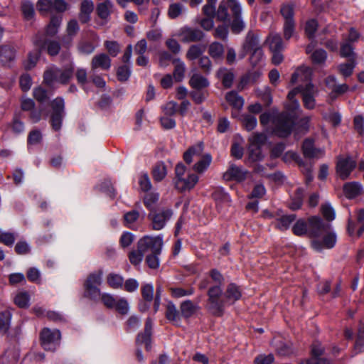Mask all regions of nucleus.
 <instances>
[{"label":"nucleus","mask_w":364,"mask_h":364,"mask_svg":"<svg viewBox=\"0 0 364 364\" xmlns=\"http://www.w3.org/2000/svg\"><path fill=\"white\" fill-rule=\"evenodd\" d=\"M312 74L311 69L306 66L299 67L291 75V83L295 84L299 81L307 82L306 85L299 86L291 90L288 95V100L289 104L286 106L287 109L294 116L293 112L299 109V104L297 100H294V97L298 94L301 93L303 98V102L306 108L311 109L315 107V95L316 90L312 83L309 82L311 80Z\"/></svg>","instance_id":"nucleus-1"},{"label":"nucleus","mask_w":364,"mask_h":364,"mask_svg":"<svg viewBox=\"0 0 364 364\" xmlns=\"http://www.w3.org/2000/svg\"><path fill=\"white\" fill-rule=\"evenodd\" d=\"M294 117L291 113L284 112L277 113L264 112L260 115V123L262 125H267L270 122L272 124V132L279 137L284 138L288 136L294 126Z\"/></svg>","instance_id":"nucleus-2"},{"label":"nucleus","mask_w":364,"mask_h":364,"mask_svg":"<svg viewBox=\"0 0 364 364\" xmlns=\"http://www.w3.org/2000/svg\"><path fill=\"white\" fill-rule=\"evenodd\" d=\"M309 225L311 237L318 238L323 236L322 240L315 239L312 241L311 246L314 250L321 251L323 248L330 249L334 247L336 237L334 233L328 232L330 225L324 223L319 217L316 216L309 218Z\"/></svg>","instance_id":"nucleus-3"},{"label":"nucleus","mask_w":364,"mask_h":364,"mask_svg":"<svg viewBox=\"0 0 364 364\" xmlns=\"http://www.w3.org/2000/svg\"><path fill=\"white\" fill-rule=\"evenodd\" d=\"M204 149L203 143L200 141L189 147L183 154V160L188 164H191L194 159H198L192 167L198 174H203L209 168L212 162V156L210 154H203Z\"/></svg>","instance_id":"nucleus-4"},{"label":"nucleus","mask_w":364,"mask_h":364,"mask_svg":"<svg viewBox=\"0 0 364 364\" xmlns=\"http://www.w3.org/2000/svg\"><path fill=\"white\" fill-rule=\"evenodd\" d=\"M207 309L214 316H221L228 306L221 286L213 285L208 291Z\"/></svg>","instance_id":"nucleus-5"},{"label":"nucleus","mask_w":364,"mask_h":364,"mask_svg":"<svg viewBox=\"0 0 364 364\" xmlns=\"http://www.w3.org/2000/svg\"><path fill=\"white\" fill-rule=\"evenodd\" d=\"M74 73L73 65L64 68H59L55 65L48 67L43 74V82L48 85H52L54 82L66 85L72 79Z\"/></svg>","instance_id":"nucleus-6"},{"label":"nucleus","mask_w":364,"mask_h":364,"mask_svg":"<svg viewBox=\"0 0 364 364\" xmlns=\"http://www.w3.org/2000/svg\"><path fill=\"white\" fill-rule=\"evenodd\" d=\"M251 53L250 60L252 63H257L263 55L259 36L254 31H249L242 44V52L240 58H245L247 53Z\"/></svg>","instance_id":"nucleus-7"},{"label":"nucleus","mask_w":364,"mask_h":364,"mask_svg":"<svg viewBox=\"0 0 364 364\" xmlns=\"http://www.w3.org/2000/svg\"><path fill=\"white\" fill-rule=\"evenodd\" d=\"M154 242V250H159L161 245L159 239H152L151 236H144L141 238L137 244V250L132 251L129 255L130 262L133 265H139L144 257V254L149 251V245ZM157 251V250H155Z\"/></svg>","instance_id":"nucleus-8"},{"label":"nucleus","mask_w":364,"mask_h":364,"mask_svg":"<svg viewBox=\"0 0 364 364\" xmlns=\"http://www.w3.org/2000/svg\"><path fill=\"white\" fill-rule=\"evenodd\" d=\"M52 113L50 124L55 132L61 129L63 119L65 116V102L62 97H57L51 102Z\"/></svg>","instance_id":"nucleus-9"},{"label":"nucleus","mask_w":364,"mask_h":364,"mask_svg":"<svg viewBox=\"0 0 364 364\" xmlns=\"http://www.w3.org/2000/svg\"><path fill=\"white\" fill-rule=\"evenodd\" d=\"M172 215L173 210L171 209L161 208L151 211L148 218L151 220L152 228L155 230H160L166 226Z\"/></svg>","instance_id":"nucleus-10"},{"label":"nucleus","mask_w":364,"mask_h":364,"mask_svg":"<svg viewBox=\"0 0 364 364\" xmlns=\"http://www.w3.org/2000/svg\"><path fill=\"white\" fill-rule=\"evenodd\" d=\"M41 346L46 350L54 351L59 346L60 332L58 330H50L45 328L41 332Z\"/></svg>","instance_id":"nucleus-11"},{"label":"nucleus","mask_w":364,"mask_h":364,"mask_svg":"<svg viewBox=\"0 0 364 364\" xmlns=\"http://www.w3.org/2000/svg\"><path fill=\"white\" fill-rule=\"evenodd\" d=\"M356 164L355 160L351 156H339L336 164V173L339 178L342 180L347 179L355 168Z\"/></svg>","instance_id":"nucleus-12"},{"label":"nucleus","mask_w":364,"mask_h":364,"mask_svg":"<svg viewBox=\"0 0 364 364\" xmlns=\"http://www.w3.org/2000/svg\"><path fill=\"white\" fill-rule=\"evenodd\" d=\"M230 10L233 17L231 23V30L234 33H239L245 27V22L241 18L242 8L237 0H230Z\"/></svg>","instance_id":"nucleus-13"},{"label":"nucleus","mask_w":364,"mask_h":364,"mask_svg":"<svg viewBox=\"0 0 364 364\" xmlns=\"http://www.w3.org/2000/svg\"><path fill=\"white\" fill-rule=\"evenodd\" d=\"M348 231L350 235L359 237L364 232V208L356 212L355 218L350 217L348 223Z\"/></svg>","instance_id":"nucleus-14"},{"label":"nucleus","mask_w":364,"mask_h":364,"mask_svg":"<svg viewBox=\"0 0 364 364\" xmlns=\"http://www.w3.org/2000/svg\"><path fill=\"white\" fill-rule=\"evenodd\" d=\"M302 152L306 158L309 159H320L325 154L324 149L316 148L314 141L311 139H306L303 142Z\"/></svg>","instance_id":"nucleus-15"},{"label":"nucleus","mask_w":364,"mask_h":364,"mask_svg":"<svg viewBox=\"0 0 364 364\" xmlns=\"http://www.w3.org/2000/svg\"><path fill=\"white\" fill-rule=\"evenodd\" d=\"M247 173V171L242 167L230 164L228 170L223 173V178L225 181L242 182L245 180Z\"/></svg>","instance_id":"nucleus-16"},{"label":"nucleus","mask_w":364,"mask_h":364,"mask_svg":"<svg viewBox=\"0 0 364 364\" xmlns=\"http://www.w3.org/2000/svg\"><path fill=\"white\" fill-rule=\"evenodd\" d=\"M199 181V177L196 173H189L187 177L175 180V186L181 192L192 190Z\"/></svg>","instance_id":"nucleus-17"},{"label":"nucleus","mask_w":364,"mask_h":364,"mask_svg":"<svg viewBox=\"0 0 364 364\" xmlns=\"http://www.w3.org/2000/svg\"><path fill=\"white\" fill-rule=\"evenodd\" d=\"M180 36L185 43L200 41L204 37V33L198 28L183 27L180 30Z\"/></svg>","instance_id":"nucleus-18"},{"label":"nucleus","mask_w":364,"mask_h":364,"mask_svg":"<svg viewBox=\"0 0 364 364\" xmlns=\"http://www.w3.org/2000/svg\"><path fill=\"white\" fill-rule=\"evenodd\" d=\"M34 44L38 47L41 50H46L48 55L50 56L57 55L60 50V43L54 40H44L35 39Z\"/></svg>","instance_id":"nucleus-19"},{"label":"nucleus","mask_w":364,"mask_h":364,"mask_svg":"<svg viewBox=\"0 0 364 364\" xmlns=\"http://www.w3.org/2000/svg\"><path fill=\"white\" fill-rule=\"evenodd\" d=\"M152 239H159L161 241V245L158 251H155L154 248V242H151V245H149V250L151 251V253L148 255L146 257V263L149 266V268L156 269L159 267V255L161 252L162 247H163V238L161 236L152 237Z\"/></svg>","instance_id":"nucleus-20"},{"label":"nucleus","mask_w":364,"mask_h":364,"mask_svg":"<svg viewBox=\"0 0 364 364\" xmlns=\"http://www.w3.org/2000/svg\"><path fill=\"white\" fill-rule=\"evenodd\" d=\"M102 272L92 273L87 277L85 287L90 295H100V291L97 287L102 282Z\"/></svg>","instance_id":"nucleus-21"},{"label":"nucleus","mask_w":364,"mask_h":364,"mask_svg":"<svg viewBox=\"0 0 364 364\" xmlns=\"http://www.w3.org/2000/svg\"><path fill=\"white\" fill-rule=\"evenodd\" d=\"M284 160L285 161H290L291 160L296 162L299 166L303 168L302 171L306 174V178L308 182H310L313 179L311 174V166L305 165L299 155L294 151H287L284 156Z\"/></svg>","instance_id":"nucleus-22"},{"label":"nucleus","mask_w":364,"mask_h":364,"mask_svg":"<svg viewBox=\"0 0 364 364\" xmlns=\"http://www.w3.org/2000/svg\"><path fill=\"white\" fill-rule=\"evenodd\" d=\"M90 66L92 70L97 69L108 70L111 67V59L105 53L95 55L92 59Z\"/></svg>","instance_id":"nucleus-23"},{"label":"nucleus","mask_w":364,"mask_h":364,"mask_svg":"<svg viewBox=\"0 0 364 364\" xmlns=\"http://www.w3.org/2000/svg\"><path fill=\"white\" fill-rule=\"evenodd\" d=\"M323 352L321 345L318 343H315L312 345L311 348V358L306 360V364H330L331 360L326 358H321Z\"/></svg>","instance_id":"nucleus-24"},{"label":"nucleus","mask_w":364,"mask_h":364,"mask_svg":"<svg viewBox=\"0 0 364 364\" xmlns=\"http://www.w3.org/2000/svg\"><path fill=\"white\" fill-rule=\"evenodd\" d=\"M224 296L226 299L228 306L232 305L241 298V290L235 284H229L224 292Z\"/></svg>","instance_id":"nucleus-25"},{"label":"nucleus","mask_w":364,"mask_h":364,"mask_svg":"<svg viewBox=\"0 0 364 364\" xmlns=\"http://www.w3.org/2000/svg\"><path fill=\"white\" fill-rule=\"evenodd\" d=\"M94 10V3L91 0H83L80 4L79 19L81 23H86L90 20V15Z\"/></svg>","instance_id":"nucleus-26"},{"label":"nucleus","mask_w":364,"mask_h":364,"mask_svg":"<svg viewBox=\"0 0 364 364\" xmlns=\"http://www.w3.org/2000/svg\"><path fill=\"white\" fill-rule=\"evenodd\" d=\"M265 44L268 46L271 52L283 50L284 45L279 34L271 33L265 40Z\"/></svg>","instance_id":"nucleus-27"},{"label":"nucleus","mask_w":364,"mask_h":364,"mask_svg":"<svg viewBox=\"0 0 364 364\" xmlns=\"http://www.w3.org/2000/svg\"><path fill=\"white\" fill-rule=\"evenodd\" d=\"M114 5L109 0H105L97 5L96 11L97 16L102 20L107 22L110 14L112 13Z\"/></svg>","instance_id":"nucleus-28"},{"label":"nucleus","mask_w":364,"mask_h":364,"mask_svg":"<svg viewBox=\"0 0 364 364\" xmlns=\"http://www.w3.org/2000/svg\"><path fill=\"white\" fill-rule=\"evenodd\" d=\"M151 321L148 318L146 321L144 331L142 333H139L136 338V344L140 345L144 343L146 349L149 350L151 348Z\"/></svg>","instance_id":"nucleus-29"},{"label":"nucleus","mask_w":364,"mask_h":364,"mask_svg":"<svg viewBox=\"0 0 364 364\" xmlns=\"http://www.w3.org/2000/svg\"><path fill=\"white\" fill-rule=\"evenodd\" d=\"M189 85L193 90H204L210 85L208 80L200 73H193L190 80Z\"/></svg>","instance_id":"nucleus-30"},{"label":"nucleus","mask_w":364,"mask_h":364,"mask_svg":"<svg viewBox=\"0 0 364 364\" xmlns=\"http://www.w3.org/2000/svg\"><path fill=\"white\" fill-rule=\"evenodd\" d=\"M363 191L362 185L358 182H349L343 186V192L346 198H354L360 195Z\"/></svg>","instance_id":"nucleus-31"},{"label":"nucleus","mask_w":364,"mask_h":364,"mask_svg":"<svg viewBox=\"0 0 364 364\" xmlns=\"http://www.w3.org/2000/svg\"><path fill=\"white\" fill-rule=\"evenodd\" d=\"M274 348L279 355L286 356L292 353V344L291 342H287L280 338H276L273 341Z\"/></svg>","instance_id":"nucleus-32"},{"label":"nucleus","mask_w":364,"mask_h":364,"mask_svg":"<svg viewBox=\"0 0 364 364\" xmlns=\"http://www.w3.org/2000/svg\"><path fill=\"white\" fill-rule=\"evenodd\" d=\"M198 309V304L191 300H186L180 305L181 315L186 318L191 317Z\"/></svg>","instance_id":"nucleus-33"},{"label":"nucleus","mask_w":364,"mask_h":364,"mask_svg":"<svg viewBox=\"0 0 364 364\" xmlns=\"http://www.w3.org/2000/svg\"><path fill=\"white\" fill-rule=\"evenodd\" d=\"M295 220V214L284 215L276 219L274 225L277 229L282 231L287 230Z\"/></svg>","instance_id":"nucleus-34"},{"label":"nucleus","mask_w":364,"mask_h":364,"mask_svg":"<svg viewBox=\"0 0 364 364\" xmlns=\"http://www.w3.org/2000/svg\"><path fill=\"white\" fill-rule=\"evenodd\" d=\"M152 177L155 181H161L167 175V168L162 161L157 162L152 168Z\"/></svg>","instance_id":"nucleus-35"},{"label":"nucleus","mask_w":364,"mask_h":364,"mask_svg":"<svg viewBox=\"0 0 364 364\" xmlns=\"http://www.w3.org/2000/svg\"><path fill=\"white\" fill-rule=\"evenodd\" d=\"M15 57V50L11 46L4 45L0 46V63L6 64L14 60Z\"/></svg>","instance_id":"nucleus-36"},{"label":"nucleus","mask_w":364,"mask_h":364,"mask_svg":"<svg viewBox=\"0 0 364 364\" xmlns=\"http://www.w3.org/2000/svg\"><path fill=\"white\" fill-rule=\"evenodd\" d=\"M41 52L40 48L37 47V48L28 53L27 59L23 63V67L26 70H31L36 65L41 55Z\"/></svg>","instance_id":"nucleus-37"},{"label":"nucleus","mask_w":364,"mask_h":364,"mask_svg":"<svg viewBox=\"0 0 364 364\" xmlns=\"http://www.w3.org/2000/svg\"><path fill=\"white\" fill-rule=\"evenodd\" d=\"M292 232L296 236H303L307 232L310 235L309 220L308 223L304 220H298L292 227Z\"/></svg>","instance_id":"nucleus-38"},{"label":"nucleus","mask_w":364,"mask_h":364,"mask_svg":"<svg viewBox=\"0 0 364 364\" xmlns=\"http://www.w3.org/2000/svg\"><path fill=\"white\" fill-rule=\"evenodd\" d=\"M172 63L174 65L173 77L176 81L181 82L182 81L185 75V63L179 58L173 59Z\"/></svg>","instance_id":"nucleus-39"},{"label":"nucleus","mask_w":364,"mask_h":364,"mask_svg":"<svg viewBox=\"0 0 364 364\" xmlns=\"http://www.w3.org/2000/svg\"><path fill=\"white\" fill-rule=\"evenodd\" d=\"M166 317L174 324L179 325L181 321L180 314L175 304L172 302H168L166 306Z\"/></svg>","instance_id":"nucleus-40"},{"label":"nucleus","mask_w":364,"mask_h":364,"mask_svg":"<svg viewBox=\"0 0 364 364\" xmlns=\"http://www.w3.org/2000/svg\"><path fill=\"white\" fill-rule=\"evenodd\" d=\"M225 99L231 106L237 109H240L243 107L244 100L236 92L230 91L228 92Z\"/></svg>","instance_id":"nucleus-41"},{"label":"nucleus","mask_w":364,"mask_h":364,"mask_svg":"<svg viewBox=\"0 0 364 364\" xmlns=\"http://www.w3.org/2000/svg\"><path fill=\"white\" fill-rule=\"evenodd\" d=\"M230 0H228L227 1H222L220 3L218 9L215 12V16L218 21H226L228 20V8H230Z\"/></svg>","instance_id":"nucleus-42"},{"label":"nucleus","mask_w":364,"mask_h":364,"mask_svg":"<svg viewBox=\"0 0 364 364\" xmlns=\"http://www.w3.org/2000/svg\"><path fill=\"white\" fill-rule=\"evenodd\" d=\"M107 282L112 289L122 288L124 284V278L122 275L110 273L107 276Z\"/></svg>","instance_id":"nucleus-43"},{"label":"nucleus","mask_w":364,"mask_h":364,"mask_svg":"<svg viewBox=\"0 0 364 364\" xmlns=\"http://www.w3.org/2000/svg\"><path fill=\"white\" fill-rule=\"evenodd\" d=\"M61 22V16H52L50 18V21L46 28V34L50 36H55L58 33Z\"/></svg>","instance_id":"nucleus-44"},{"label":"nucleus","mask_w":364,"mask_h":364,"mask_svg":"<svg viewBox=\"0 0 364 364\" xmlns=\"http://www.w3.org/2000/svg\"><path fill=\"white\" fill-rule=\"evenodd\" d=\"M354 48L350 43L344 41L341 45L340 54L343 58H350V60H355Z\"/></svg>","instance_id":"nucleus-45"},{"label":"nucleus","mask_w":364,"mask_h":364,"mask_svg":"<svg viewBox=\"0 0 364 364\" xmlns=\"http://www.w3.org/2000/svg\"><path fill=\"white\" fill-rule=\"evenodd\" d=\"M30 296L26 291L18 292L14 297V301L19 308H27L29 306Z\"/></svg>","instance_id":"nucleus-46"},{"label":"nucleus","mask_w":364,"mask_h":364,"mask_svg":"<svg viewBox=\"0 0 364 364\" xmlns=\"http://www.w3.org/2000/svg\"><path fill=\"white\" fill-rule=\"evenodd\" d=\"M224 53L223 46L218 42H213L209 46L208 53L215 59L222 58Z\"/></svg>","instance_id":"nucleus-47"},{"label":"nucleus","mask_w":364,"mask_h":364,"mask_svg":"<svg viewBox=\"0 0 364 364\" xmlns=\"http://www.w3.org/2000/svg\"><path fill=\"white\" fill-rule=\"evenodd\" d=\"M96 45L92 41L87 40H82L77 45L78 51L85 55L91 54L95 49Z\"/></svg>","instance_id":"nucleus-48"},{"label":"nucleus","mask_w":364,"mask_h":364,"mask_svg":"<svg viewBox=\"0 0 364 364\" xmlns=\"http://www.w3.org/2000/svg\"><path fill=\"white\" fill-rule=\"evenodd\" d=\"M218 75L220 77L223 85L228 88L230 87L233 80H234V75L232 72L227 70L226 69H220L218 71Z\"/></svg>","instance_id":"nucleus-49"},{"label":"nucleus","mask_w":364,"mask_h":364,"mask_svg":"<svg viewBox=\"0 0 364 364\" xmlns=\"http://www.w3.org/2000/svg\"><path fill=\"white\" fill-rule=\"evenodd\" d=\"M37 9L42 15H47L53 11V0H38Z\"/></svg>","instance_id":"nucleus-50"},{"label":"nucleus","mask_w":364,"mask_h":364,"mask_svg":"<svg viewBox=\"0 0 364 364\" xmlns=\"http://www.w3.org/2000/svg\"><path fill=\"white\" fill-rule=\"evenodd\" d=\"M159 198V194L155 192L148 193L144 198V205L151 211L154 210V206Z\"/></svg>","instance_id":"nucleus-51"},{"label":"nucleus","mask_w":364,"mask_h":364,"mask_svg":"<svg viewBox=\"0 0 364 364\" xmlns=\"http://www.w3.org/2000/svg\"><path fill=\"white\" fill-rule=\"evenodd\" d=\"M303 198L304 190L302 188H298L296 190L295 196L291 199V202L289 204V208L294 210L299 209L302 205Z\"/></svg>","instance_id":"nucleus-52"},{"label":"nucleus","mask_w":364,"mask_h":364,"mask_svg":"<svg viewBox=\"0 0 364 364\" xmlns=\"http://www.w3.org/2000/svg\"><path fill=\"white\" fill-rule=\"evenodd\" d=\"M47 112L43 105L40 106L38 108H33L30 113V119L33 123L38 122L43 117H46Z\"/></svg>","instance_id":"nucleus-53"},{"label":"nucleus","mask_w":364,"mask_h":364,"mask_svg":"<svg viewBox=\"0 0 364 364\" xmlns=\"http://www.w3.org/2000/svg\"><path fill=\"white\" fill-rule=\"evenodd\" d=\"M11 313L5 311L0 313V333H5L9 327Z\"/></svg>","instance_id":"nucleus-54"},{"label":"nucleus","mask_w":364,"mask_h":364,"mask_svg":"<svg viewBox=\"0 0 364 364\" xmlns=\"http://www.w3.org/2000/svg\"><path fill=\"white\" fill-rule=\"evenodd\" d=\"M190 96L196 104H201L208 96V92L204 90H194L190 92Z\"/></svg>","instance_id":"nucleus-55"},{"label":"nucleus","mask_w":364,"mask_h":364,"mask_svg":"<svg viewBox=\"0 0 364 364\" xmlns=\"http://www.w3.org/2000/svg\"><path fill=\"white\" fill-rule=\"evenodd\" d=\"M327 58L326 52L323 49L314 50L311 55L312 62L314 64L321 65L325 63Z\"/></svg>","instance_id":"nucleus-56"},{"label":"nucleus","mask_w":364,"mask_h":364,"mask_svg":"<svg viewBox=\"0 0 364 364\" xmlns=\"http://www.w3.org/2000/svg\"><path fill=\"white\" fill-rule=\"evenodd\" d=\"M14 232L0 231V242L6 246L11 247L14 245L16 240Z\"/></svg>","instance_id":"nucleus-57"},{"label":"nucleus","mask_w":364,"mask_h":364,"mask_svg":"<svg viewBox=\"0 0 364 364\" xmlns=\"http://www.w3.org/2000/svg\"><path fill=\"white\" fill-rule=\"evenodd\" d=\"M33 93L34 98L41 104L46 102L49 99L48 91L42 87H36Z\"/></svg>","instance_id":"nucleus-58"},{"label":"nucleus","mask_w":364,"mask_h":364,"mask_svg":"<svg viewBox=\"0 0 364 364\" xmlns=\"http://www.w3.org/2000/svg\"><path fill=\"white\" fill-rule=\"evenodd\" d=\"M171 296L175 298H181L185 296L192 295L194 292L193 288L184 289L181 287H171L170 288Z\"/></svg>","instance_id":"nucleus-59"},{"label":"nucleus","mask_w":364,"mask_h":364,"mask_svg":"<svg viewBox=\"0 0 364 364\" xmlns=\"http://www.w3.org/2000/svg\"><path fill=\"white\" fill-rule=\"evenodd\" d=\"M203 52L200 46L193 45L191 46L186 53V58L190 60L197 59Z\"/></svg>","instance_id":"nucleus-60"},{"label":"nucleus","mask_w":364,"mask_h":364,"mask_svg":"<svg viewBox=\"0 0 364 364\" xmlns=\"http://www.w3.org/2000/svg\"><path fill=\"white\" fill-rule=\"evenodd\" d=\"M355 66V61L350 60L348 63L341 64L338 66V69H339L340 73L344 77H348L353 73Z\"/></svg>","instance_id":"nucleus-61"},{"label":"nucleus","mask_w":364,"mask_h":364,"mask_svg":"<svg viewBox=\"0 0 364 364\" xmlns=\"http://www.w3.org/2000/svg\"><path fill=\"white\" fill-rule=\"evenodd\" d=\"M263 155L262 154L261 147L250 146L249 147V159L252 161H257L262 160Z\"/></svg>","instance_id":"nucleus-62"},{"label":"nucleus","mask_w":364,"mask_h":364,"mask_svg":"<svg viewBox=\"0 0 364 364\" xmlns=\"http://www.w3.org/2000/svg\"><path fill=\"white\" fill-rule=\"evenodd\" d=\"M141 295L146 301H151L154 298V286L151 284H146L141 287Z\"/></svg>","instance_id":"nucleus-63"},{"label":"nucleus","mask_w":364,"mask_h":364,"mask_svg":"<svg viewBox=\"0 0 364 364\" xmlns=\"http://www.w3.org/2000/svg\"><path fill=\"white\" fill-rule=\"evenodd\" d=\"M22 13L27 20L31 19L34 16L33 5L28 1H25L21 5Z\"/></svg>","instance_id":"nucleus-64"}]
</instances>
